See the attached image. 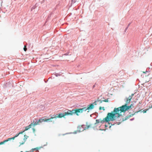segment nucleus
Returning <instances> with one entry per match:
<instances>
[{
    "label": "nucleus",
    "mask_w": 152,
    "mask_h": 152,
    "mask_svg": "<svg viewBox=\"0 0 152 152\" xmlns=\"http://www.w3.org/2000/svg\"><path fill=\"white\" fill-rule=\"evenodd\" d=\"M120 107L114 108L113 111L111 113H107V116L104 118V120L106 122H108L109 124H110L109 121H113L117 119V118L121 116V113L123 112L124 109L122 108L120 109Z\"/></svg>",
    "instance_id": "obj_1"
},
{
    "label": "nucleus",
    "mask_w": 152,
    "mask_h": 152,
    "mask_svg": "<svg viewBox=\"0 0 152 152\" xmlns=\"http://www.w3.org/2000/svg\"><path fill=\"white\" fill-rule=\"evenodd\" d=\"M131 99L130 96H129L128 98H127L125 104L119 107H120V109H122L123 108L124 109L123 112H124L131 108L133 105L132 104H131L130 106H127V105L130 102Z\"/></svg>",
    "instance_id": "obj_2"
},
{
    "label": "nucleus",
    "mask_w": 152,
    "mask_h": 152,
    "mask_svg": "<svg viewBox=\"0 0 152 152\" xmlns=\"http://www.w3.org/2000/svg\"><path fill=\"white\" fill-rule=\"evenodd\" d=\"M85 109L83 107L81 109H76L75 110L73 109L72 110H69V115H72L74 114H76L77 115H78L79 113H83L84 111H86Z\"/></svg>",
    "instance_id": "obj_3"
},
{
    "label": "nucleus",
    "mask_w": 152,
    "mask_h": 152,
    "mask_svg": "<svg viewBox=\"0 0 152 152\" xmlns=\"http://www.w3.org/2000/svg\"><path fill=\"white\" fill-rule=\"evenodd\" d=\"M69 113V110L68 111L65 112L63 113H60L58 114V118H62V117H64L65 116L70 115Z\"/></svg>",
    "instance_id": "obj_4"
},
{
    "label": "nucleus",
    "mask_w": 152,
    "mask_h": 152,
    "mask_svg": "<svg viewBox=\"0 0 152 152\" xmlns=\"http://www.w3.org/2000/svg\"><path fill=\"white\" fill-rule=\"evenodd\" d=\"M43 120L42 118L39 119L38 121H36L34 122V121H33V123H31V124H32V126H34L36 125L39 124L40 123H42L43 122Z\"/></svg>",
    "instance_id": "obj_5"
},
{
    "label": "nucleus",
    "mask_w": 152,
    "mask_h": 152,
    "mask_svg": "<svg viewBox=\"0 0 152 152\" xmlns=\"http://www.w3.org/2000/svg\"><path fill=\"white\" fill-rule=\"evenodd\" d=\"M84 108H85L86 109V111L87 110H90L94 108V105L93 104H91L90 105H88V107L87 108L86 107H83Z\"/></svg>",
    "instance_id": "obj_6"
},
{
    "label": "nucleus",
    "mask_w": 152,
    "mask_h": 152,
    "mask_svg": "<svg viewBox=\"0 0 152 152\" xmlns=\"http://www.w3.org/2000/svg\"><path fill=\"white\" fill-rule=\"evenodd\" d=\"M90 126H91V125H87V127H86V128H85V129H83L82 130H81L80 129H81L83 128V127L82 126H79L78 127V129H79V131L80 132H82V131H83L84 129H88L89 127H90Z\"/></svg>",
    "instance_id": "obj_7"
},
{
    "label": "nucleus",
    "mask_w": 152,
    "mask_h": 152,
    "mask_svg": "<svg viewBox=\"0 0 152 152\" xmlns=\"http://www.w3.org/2000/svg\"><path fill=\"white\" fill-rule=\"evenodd\" d=\"M28 137L26 135H24V138L23 139V142H20V145H19V146H20L21 145H22L26 141V140L27 139V138Z\"/></svg>",
    "instance_id": "obj_8"
},
{
    "label": "nucleus",
    "mask_w": 152,
    "mask_h": 152,
    "mask_svg": "<svg viewBox=\"0 0 152 152\" xmlns=\"http://www.w3.org/2000/svg\"><path fill=\"white\" fill-rule=\"evenodd\" d=\"M53 119V118L51 117L50 118H49L48 119H43V121L44 122H52L53 121L52 119Z\"/></svg>",
    "instance_id": "obj_9"
},
{
    "label": "nucleus",
    "mask_w": 152,
    "mask_h": 152,
    "mask_svg": "<svg viewBox=\"0 0 152 152\" xmlns=\"http://www.w3.org/2000/svg\"><path fill=\"white\" fill-rule=\"evenodd\" d=\"M131 117V116L130 115V116H127L126 117V118L124 119H123V118H122V119H120V121H121V122H117V124L118 125H119L120 124V123H121V122L124 121V120H125L127 119H128V118H129L130 117Z\"/></svg>",
    "instance_id": "obj_10"
},
{
    "label": "nucleus",
    "mask_w": 152,
    "mask_h": 152,
    "mask_svg": "<svg viewBox=\"0 0 152 152\" xmlns=\"http://www.w3.org/2000/svg\"><path fill=\"white\" fill-rule=\"evenodd\" d=\"M104 120V118L102 120L101 119L96 120V121L97 123H102L105 122V120Z\"/></svg>",
    "instance_id": "obj_11"
},
{
    "label": "nucleus",
    "mask_w": 152,
    "mask_h": 152,
    "mask_svg": "<svg viewBox=\"0 0 152 152\" xmlns=\"http://www.w3.org/2000/svg\"><path fill=\"white\" fill-rule=\"evenodd\" d=\"M32 124H31L29 125L28 126H26L25 128V129L24 131H26L28 129H29L30 128H31V127Z\"/></svg>",
    "instance_id": "obj_12"
},
{
    "label": "nucleus",
    "mask_w": 152,
    "mask_h": 152,
    "mask_svg": "<svg viewBox=\"0 0 152 152\" xmlns=\"http://www.w3.org/2000/svg\"><path fill=\"white\" fill-rule=\"evenodd\" d=\"M42 58H36V62L38 61V62H41V59Z\"/></svg>",
    "instance_id": "obj_13"
},
{
    "label": "nucleus",
    "mask_w": 152,
    "mask_h": 152,
    "mask_svg": "<svg viewBox=\"0 0 152 152\" xmlns=\"http://www.w3.org/2000/svg\"><path fill=\"white\" fill-rule=\"evenodd\" d=\"M15 136H14V137H11V138H8L7 139V140L8 141H10V140H14L15 139Z\"/></svg>",
    "instance_id": "obj_14"
},
{
    "label": "nucleus",
    "mask_w": 152,
    "mask_h": 152,
    "mask_svg": "<svg viewBox=\"0 0 152 152\" xmlns=\"http://www.w3.org/2000/svg\"><path fill=\"white\" fill-rule=\"evenodd\" d=\"M8 142L7 139L6 140H4L3 141L1 142H0V145L3 144H4L5 142Z\"/></svg>",
    "instance_id": "obj_15"
},
{
    "label": "nucleus",
    "mask_w": 152,
    "mask_h": 152,
    "mask_svg": "<svg viewBox=\"0 0 152 152\" xmlns=\"http://www.w3.org/2000/svg\"><path fill=\"white\" fill-rule=\"evenodd\" d=\"M58 114H56V115H53V117H52V118H53H53H58Z\"/></svg>",
    "instance_id": "obj_16"
},
{
    "label": "nucleus",
    "mask_w": 152,
    "mask_h": 152,
    "mask_svg": "<svg viewBox=\"0 0 152 152\" xmlns=\"http://www.w3.org/2000/svg\"><path fill=\"white\" fill-rule=\"evenodd\" d=\"M76 0H72L71 1V6L72 5V4H74L76 2Z\"/></svg>",
    "instance_id": "obj_17"
},
{
    "label": "nucleus",
    "mask_w": 152,
    "mask_h": 152,
    "mask_svg": "<svg viewBox=\"0 0 152 152\" xmlns=\"http://www.w3.org/2000/svg\"><path fill=\"white\" fill-rule=\"evenodd\" d=\"M71 55V53L70 52H67L66 53L64 54V55L65 56H69Z\"/></svg>",
    "instance_id": "obj_18"
},
{
    "label": "nucleus",
    "mask_w": 152,
    "mask_h": 152,
    "mask_svg": "<svg viewBox=\"0 0 152 152\" xmlns=\"http://www.w3.org/2000/svg\"><path fill=\"white\" fill-rule=\"evenodd\" d=\"M24 132L23 131V132H19V133L18 134H16L15 136V137H17L20 134H22V133H23Z\"/></svg>",
    "instance_id": "obj_19"
},
{
    "label": "nucleus",
    "mask_w": 152,
    "mask_h": 152,
    "mask_svg": "<svg viewBox=\"0 0 152 152\" xmlns=\"http://www.w3.org/2000/svg\"><path fill=\"white\" fill-rule=\"evenodd\" d=\"M36 7V6L35 5L33 6L32 8L31 9V10L32 11Z\"/></svg>",
    "instance_id": "obj_20"
},
{
    "label": "nucleus",
    "mask_w": 152,
    "mask_h": 152,
    "mask_svg": "<svg viewBox=\"0 0 152 152\" xmlns=\"http://www.w3.org/2000/svg\"><path fill=\"white\" fill-rule=\"evenodd\" d=\"M39 148H33L32 149L33 151H34L35 150H36L37 151H38Z\"/></svg>",
    "instance_id": "obj_21"
},
{
    "label": "nucleus",
    "mask_w": 152,
    "mask_h": 152,
    "mask_svg": "<svg viewBox=\"0 0 152 152\" xmlns=\"http://www.w3.org/2000/svg\"><path fill=\"white\" fill-rule=\"evenodd\" d=\"M23 50L25 51H26L27 50V48L25 45H24V47L23 48Z\"/></svg>",
    "instance_id": "obj_22"
},
{
    "label": "nucleus",
    "mask_w": 152,
    "mask_h": 152,
    "mask_svg": "<svg viewBox=\"0 0 152 152\" xmlns=\"http://www.w3.org/2000/svg\"><path fill=\"white\" fill-rule=\"evenodd\" d=\"M102 109H103V110H104V107H99V110H101Z\"/></svg>",
    "instance_id": "obj_23"
},
{
    "label": "nucleus",
    "mask_w": 152,
    "mask_h": 152,
    "mask_svg": "<svg viewBox=\"0 0 152 152\" xmlns=\"http://www.w3.org/2000/svg\"><path fill=\"white\" fill-rule=\"evenodd\" d=\"M134 94H132L131 96H130L131 97V98L132 99V97L134 96Z\"/></svg>",
    "instance_id": "obj_24"
},
{
    "label": "nucleus",
    "mask_w": 152,
    "mask_h": 152,
    "mask_svg": "<svg viewBox=\"0 0 152 152\" xmlns=\"http://www.w3.org/2000/svg\"><path fill=\"white\" fill-rule=\"evenodd\" d=\"M128 28V26H127L126 27V28H125V31H124L125 32H126V30Z\"/></svg>",
    "instance_id": "obj_25"
},
{
    "label": "nucleus",
    "mask_w": 152,
    "mask_h": 152,
    "mask_svg": "<svg viewBox=\"0 0 152 152\" xmlns=\"http://www.w3.org/2000/svg\"><path fill=\"white\" fill-rule=\"evenodd\" d=\"M147 110H143V113H146V111H147Z\"/></svg>",
    "instance_id": "obj_26"
},
{
    "label": "nucleus",
    "mask_w": 152,
    "mask_h": 152,
    "mask_svg": "<svg viewBox=\"0 0 152 152\" xmlns=\"http://www.w3.org/2000/svg\"><path fill=\"white\" fill-rule=\"evenodd\" d=\"M32 130L33 131V132L34 133L35 132V129L34 128H33Z\"/></svg>",
    "instance_id": "obj_27"
},
{
    "label": "nucleus",
    "mask_w": 152,
    "mask_h": 152,
    "mask_svg": "<svg viewBox=\"0 0 152 152\" xmlns=\"http://www.w3.org/2000/svg\"><path fill=\"white\" fill-rule=\"evenodd\" d=\"M131 24V23H130L127 26H128V27H129V26Z\"/></svg>",
    "instance_id": "obj_28"
},
{
    "label": "nucleus",
    "mask_w": 152,
    "mask_h": 152,
    "mask_svg": "<svg viewBox=\"0 0 152 152\" xmlns=\"http://www.w3.org/2000/svg\"><path fill=\"white\" fill-rule=\"evenodd\" d=\"M104 101L105 102H108V101H107V100H104Z\"/></svg>",
    "instance_id": "obj_29"
},
{
    "label": "nucleus",
    "mask_w": 152,
    "mask_h": 152,
    "mask_svg": "<svg viewBox=\"0 0 152 152\" xmlns=\"http://www.w3.org/2000/svg\"><path fill=\"white\" fill-rule=\"evenodd\" d=\"M152 107V105L151 107H149V108H151Z\"/></svg>",
    "instance_id": "obj_30"
},
{
    "label": "nucleus",
    "mask_w": 152,
    "mask_h": 152,
    "mask_svg": "<svg viewBox=\"0 0 152 152\" xmlns=\"http://www.w3.org/2000/svg\"><path fill=\"white\" fill-rule=\"evenodd\" d=\"M47 58H44L43 59V60H45V59H47Z\"/></svg>",
    "instance_id": "obj_31"
},
{
    "label": "nucleus",
    "mask_w": 152,
    "mask_h": 152,
    "mask_svg": "<svg viewBox=\"0 0 152 152\" xmlns=\"http://www.w3.org/2000/svg\"><path fill=\"white\" fill-rule=\"evenodd\" d=\"M143 72V73H145V72Z\"/></svg>",
    "instance_id": "obj_32"
},
{
    "label": "nucleus",
    "mask_w": 152,
    "mask_h": 152,
    "mask_svg": "<svg viewBox=\"0 0 152 152\" xmlns=\"http://www.w3.org/2000/svg\"><path fill=\"white\" fill-rule=\"evenodd\" d=\"M95 103V102H94V103H93V104H94V103Z\"/></svg>",
    "instance_id": "obj_33"
},
{
    "label": "nucleus",
    "mask_w": 152,
    "mask_h": 152,
    "mask_svg": "<svg viewBox=\"0 0 152 152\" xmlns=\"http://www.w3.org/2000/svg\"><path fill=\"white\" fill-rule=\"evenodd\" d=\"M111 126H110V127H110H110H111Z\"/></svg>",
    "instance_id": "obj_34"
}]
</instances>
